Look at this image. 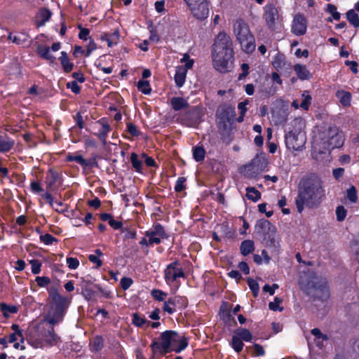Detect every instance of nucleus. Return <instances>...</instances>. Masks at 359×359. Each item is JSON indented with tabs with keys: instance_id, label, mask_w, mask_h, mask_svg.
I'll return each mask as SVG.
<instances>
[{
	"instance_id": "nucleus-25",
	"label": "nucleus",
	"mask_w": 359,
	"mask_h": 359,
	"mask_svg": "<svg viewBox=\"0 0 359 359\" xmlns=\"http://www.w3.org/2000/svg\"><path fill=\"white\" fill-rule=\"evenodd\" d=\"M64 316V313L53 311L51 315L47 314L44 317V321L47 322L50 325V327H54L55 325L62 322Z\"/></svg>"
},
{
	"instance_id": "nucleus-26",
	"label": "nucleus",
	"mask_w": 359,
	"mask_h": 359,
	"mask_svg": "<svg viewBox=\"0 0 359 359\" xmlns=\"http://www.w3.org/2000/svg\"><path fill=\"white\" fill-rule=\"evenodd\" d=\"M19 308L16 305L8 304L5 302L0 303V313L3 316L8 319L12 314H15L18 312Z\"/></svg>"
},
{
	"instance_id": "nucleus-28",
	"label": "nucleus",
	"mask_w": 359,
	"mask_h": 359,
	"mask_svg": "<svg viewBox=\"0 0 359 359\" xmlns=\"http://www.w3.org/2000/svg\"><path fill=\"white\" fill-rule=\"evenodd\" d=\"M255 227L258 232L264 233H266V230H268L269 232L274 231L276 230L275 226H273L269 220L266 219H261L257 220Z\"/></svg>"
},
{
	"instance_id": "nucleus-8",
	"label": "nucleus",
	"mask_w": 359,
	"mask_h": 359,
	"mask_svg": "<svg viewBox=\"0 0 359 359\" xmlns=\"http://www.w3.org/2000/svg\"><path fill=\"white\" fill-rule=\"evenodd\" d=\"M38 345L54 346L61 342V338L55 332V329L50 327L48 329L42 328L39 330V338L36 339Z\"/></svg>"
},
{
	"instance_id": "nucleus-19",
	"label": "nucleus",
	"mask_w": 359,
	"mask_h": 359,
	"mask_svg": "<svg viewBox=\"0 0 359 359\" xmlns=\"http://www.w3.org/2000/svg\"><path fill=\"white\" fill-rule=\"evenodd\" d=\"M52 16L50 10L46 7L39 8L35 18V25L37 27H43L50 20Z\"/></svg>"
},
{
	"instance_id": "nucleus-48",
	"label": "nucleus",
	"mask_w": 359,
	"mask_h": 359,
	"mask_svg": "<svg viewBox=\"0 0 359 359\" xmlns=\"http://www.w3.org/2000/svg\"><path fill=\"white\" fill-rule=\"evenodd\" d=\"M22 35L24 36V38H21L20 36H14L13 35L12 32H10L8 36V39L17 45H21L27 41L28 37V35L25 33H22Z\"/></svg>"
},
{
	"instance_id": "nucleus-5",
	"label": "nucleus",
	"mask_w": 359,
	"mask_h": 359,
	"mask_svg": "<svg viewBox=\"0 0 359 359\" xmlns=\"http://www.w3.org/2000/svg\"><path fill=\"white\" fill-rule=\"evenodd\" d=\"M236 113L235 107L229 103H224L218 107L216 111L217 125L219 134L229 130V126L233 123Z\"/></svg>"
},
{
	"instance_id": "nucleus-60",
	"label": "nucleus",
	"mask_w": 359,
	"mask_h": 359,
	"mask_svg": "<svg viewBox=\"0 0 359 359\" xmlns=\"http://www.w3.org/2000/svg\"><path fill=\"white\" fill-rule=\"evenodd\" d=\"M141 157L144 160V163L147 167H158V164L155 160L152 157L149 156L146 153H142Z\"/></svg>"
},
{
	"instance_id": "nucleus-51",
	"label": "nucleus",
	"mask_w": 359,
	"mask_h": 359,
	"mask_svg": "<svg viewBox=\"0 0 359 359\" xmlns=\"http://www.w3.org/2000/svg\"><path fill=\"white\" fill-rule=\"evenodd\" d=\"M325 11L330 13L332 16V18L335 20H339L341 18V14L337 11V8L335 5L328 4L327 5V8Z\"/></svg>"
},
{
	"instance_id": "nucleus-63",
	"label": "nucleus",
	"mask_w": 359,
	"mask_h": 359,
	"mask_svg": "<svg viewBox=\"0 0 359 359\" xmlns=\"http://www.w3.org/2000/svg\"><path fill=\"white\" fill-rule=\"evenodd\" d=\"M67 161L68 162H76L78 164L82 165L83 163H84V158L81 155H74V154H69L67 156Z\"/></svg>"
},
{
	"instance_id": "nucleus-36",
	"label": "nucleus",
	"mask_w": 359,
	"mask_h": 359,
	"mask_svg": "<svg viewBox=\"0 0 359 359\" xmlns=\"http://www.w3.org/2000/svg\"><path fill=\"white\" fill-rule=\"evenodd\" d=\"M346 19L355 28L359 27V16L353 9L348 10L346 13Z\"/></svg>"
},
{
	"instance_id": "nucleus-44",
	"label": "nucleus",
	"mask_w": 359,
	"mask_h": 359,
	"mask_svg": "<svg viewBox=\"0 0 359 359\" xmlns=\"http://www.w3.org/2000/svg\"><path fill=\"white\" fill-rule=\"evenodd\" d=\"M151 295L156 301L163 302L167 297L168 293L159 289H153Z\"/></svg>"
},
{
	"instance_id": "nucleus-10",
	"label": "nucleus",
	"mask_w": 359,
	"mask_h": 359,
	"mask_svg": "<svg viewBox=\"0 0 359 359\" xmlns=\"http://www.w3.org/2000/svg\"><path fill=\"white\" fill-rule=\"evenodd\" d=\"M47 291L49 297L51 299V302L55 305L54 311L65 314L69 304L68 298L60 295L55 286L47 287Z\"/></svg>"
},
{
	"instance_id": "nucleus-23",
	"label": "nucleus",
	"mask_w": 359,
	"mask_h": 359,
	"mask_svg": "<svg viewBox=\"0 0 359 359\" xmlns=\"http://www.w3.org/2000/svg\"><path fill=\"white\" fill-rule=\"evenodd\" d=\"M294 70L300 80H309L312 77V74L305 65L296 64L294 65Z\"/></svg>"
},
{
	"instance_id": "nucleus-45",
	"label": "nucleus",
	"mask_w": 359,
	"mask_h": 359,
	"mask_svg": "<svg viewBox=\"0 0 359 359\" xmlns=\"http://www.w3.org/2000/svg\"><path fill=\"white\" fill-rule=\"evenodd\" d=\"M97 156L94 154L91 158L88 159L84 158V163L82 164L81 167L83 169H86L87 168H98V163L97 161Z\"/></svg>"
},
{
	"instance_id": "nucleus-11",
	"label": "nucleus",
	"mask_w": 359,
	"mask_h": 359,
	"mask_svg": "<svg viewBox=\"0 0 359 359\" xmlns=\"http://www.w3.org/2000/svg\"><path fill=\"white\" fill-rule=\"evenodd\" d=\"M202 113L198 106H194L182 114L179 118L182 124L187 127H194L201 121Z\"/></svg>"
},
{
	"instance_id": "nucleus-56",
	"label": "nucleus",
	"mask_w": 359,
	"mask_h": 359,
	"mask_svg": "<svg viewBox=\"0 0 359 359\" xmlns=\"http://www.w3.org/2000/svg\"><path fill=\"white\" fill-rule=\"evenodd\" d=\"M126 131L133 137H138L141 133L137 126L131 122L126 123Z\"/></svg>"
},
{
	"instance_id": "nucleus-9",
	"label": "nucleus",
	"mask_w": 359,
	"mask_h": 359,
	"mask_svg": "<svg viewBox=\"0 0 359 359\" xmlns=\"http://www.w3.org/2000/svg\"><path fill=\"white\" fill-rule=\"evenodd\" d=\"M326 142L331 149L341 147L345 141L343 131L336 126L329 127L325 135Z\"/></svg>"
},
{
	"instance_id": "nucleus-18",
	"label": "nucleus",
	"mask_w": 359,
	"mask_h": 359,
	"mask_svg": "<svg viewBox=\"0 0 359 359\" xmlns=\"http://www.w3.org/2000/svg\"><path fill=\"white\" fill-rule=\"evenodd\" d=\"M96 123L99 124L101 127L97 133H94V135L97 137L103 145H105L107 144L108 134L111 130V128L106 118L99 119Z\"/></svg>"
},
{
	"instance_id": "nucleus-12",
	"label": "nucleus",
	"mask_w": 359,
	"mask_h": 359,
	"mask_svg": "<svg viewBox=\"0 0 359 359\" xmlns=\"http://www.w3.org/2000/svg\"><path fill=\"white\" fill-rule=\"evenodd\" d=\"M145 236L149 238V243L153 245L160 244L162 239L169 238L170 235L161 224L156 223L151 230L145 231Z\"/></svg>"
},
{
	"instance_id": "nucleus-62",
	"label": "nucleus",
	"mask_w": 359,
	"mask_h": 359,
	"mask_svg": "<svg viewBox=\"0 0 359 359\" xmlns=\"http://www.w3.org/2000/svg\"><path fill=\"white\" fill-rule=\"evenodd\" d=\"M35 281L40 287H44L50 283V279L48 276H37Z\"/></svg>"
},
{
	"instance_id": "nucleus-58",
	"label": "nucleus",
	"mask_w": 359,
	"mask_h": 359,
	"mask_svg": "<svg viewBox=\"0 0 359 359\" xmlns=\"http://www.w3.org/2000/svg\"><path fill=\"white\" fill-rule=\"evenodd\" d=\"M185 182H186V178L184 177H180L177 178V180L175 182V192L179 193L186 189Z\"/></svg>"
},
{
	"instance_id": "nucleus-49",
	"label": "nucleus",
	"mask_w": 359,
	"mask_h": 359,
	"mask_svg": "<svg viewBox=\"0 0 359 359\" xmlns=\"http://www.w3.org/2000/svg\"><path fill=\"white\" fill-rule=\"evenodd\" d=\"M104 346V341L101 336H96L93 341L92 350L95 352H99Z\"/></svg>"
},
{
	"instance_id": "nucleus-40",
	"label": "nucleus",
	"mask_w": 359,
	"mask_h": 359,
	"mask_svg": "<svg viewBox=\"0 0 359 359\" xmlns=\"http://www.w3.org/2000/svg\"><path fill=\"white\" fill-rule=\"evenodd\" d=\"M253 349V352L251 353L254 356H263L265 355V351L263 346L259 344H254L252 346H246L245 350L248 353H250V349Z\"/></svg>"
},
{
	"instance_id": "nucleus-13",
	"label": "nucleus",
	"mask_w": 359,
	"mask_h": 359,
	"mask_svg": "<svg viewBox=\"0 0 359 359\" xmlns=\"http://www.w3.org/2000/svg\"><path fill=\"white\" fill-rule=\"evenodd\" d=\"M187 5L196 19L203 21L208 17L209 3L207 0L198 1Z\"/></svg>"
},
{
	"instance_id": "nucleus-31",
	"label": "nucleus",
	"mask_w": 359,
	"mask_h": 359,
	"mask_svg": "<svg viewBox=\"0 0 359 359\" xmlns=\"http://www.w3.org/2000/svg\"><path fill=\"white\" fill-rule=\"evenodd\" d=\"M205 149L203 145H196L192 148L193 158L196 162H202L205 157Z\"/></svg>"
},
{
	"instance_id": "nucleus-41",
	"label": "nucleus",
	"mask_w": 359,
	"mask_h": 359,
	"mask_svg": "<svg viewBox=\"0 0 359 359\" xmlns=\"http://www.w3.org/2000/svg\"><path fill=\"white\" fill-rule=\"evenodd\" d=\"M147 320L141 316L138 313H134L132 315V324L137 327H142L143 325L147 323Z\"/></svg>"
},
{
	"instance_id": "nucleus-50",
	"label": "nucleus",
	"mask_w": 359,
	"mask_h": 359,
	"mask_svg": "<svg viewBox=\"0 0 359 359\" xmlns=\"http://www.w3.org/2000/svg\"><path fill=\"white\" fill-rule=\"evenodd\" d=\"M40 241L46 245H52L53 243H57L58 239L52 236L50 233H45L43 235H41Z\"/></svg>"
},
{
	"instance_id": "nucleus-32",
	"label": "nucleus",
	"mask_w": 359,
	"mask_h": 359,
	"mask_svg": "<svg viewBox=\"0 0 359 359\" xmlns=\"http://www.w3.org/2000/svg\"><path fill=\"white\" fill-rule=\"evenodd\" d=\"M37 54L41 57L48 60L52 63L55 60V57L50 53V48L48 46L41 45L39 46L37 48Z\"/></svg>"
},
{
	"instance_id": "nucleus-53",
	"label": "nucleus",
	"mask_w": 359,
	"mask_h": 359,
	"mask_svg": "<svg viewBox=\"0 0 359 359\" xmlns=\"http://www.w3.org/2000/svg\"><path fill=\"white\" fill-rule=\"evenodd\" d=\"M336 217L338 222H343L347 215V210L343 205H339L336 208Z\"/></svg>"
},
{
	"instance_id": "nucleus-39",
	"label": "nucleus",
	"mask_w": 359,
	"mask_h": 359,
	"mask_svg": "<svg viewBox=\"0 0 359 359\" xmlns=\"http://www.w3.org/2000/svg\"><path fill=\"white\" fill-rule=\"evenodd\" d=\"M137 88L139 91L144 95H149L151 93V88L149 81L143 79L139 80Z\"/></svg>"
},
{
	"instance_id": "nucleus-37",
	"label": "nucleus",
	"mask_w": 359,
	"mask_h": 359,
	"mask_svg": "<svg viewBox=\"0 0 359 359\" xmlns=\"http://www.w3.org/2000/svg\"><path fill=\"white\" fill-rule=\"evenodd\" d=\"M230 344L236 353L241 352L244 347L243 341L236 334L232 337Z\"/></svg>"
},
{
	"instance_id": "nucleus-35",
	"label": "nucleus",
	"mask_w": 359,
	"mask_h": 359,
	"mask_svg": "<svg viewBox=\"0 0 359 359\" xmlns=\"http://www.w3.org/2000/svg\"><path fill=\"white\" fill-rule=\"evenodd\" d=\"M234 334L238 335L243 341L250 342L252 340V334L248 329L238 328L234 330Z\"/></svg>"
},
{
	"instance_id": "nucleus-3",
	"label": "nucleus",
	"mask_w": 359,
	"mask_h": 359,
	"mask_svg": "<svg viewBox=\"0 0 359 359\" xmlns=\"http://www.w3.org/2000/svg\"><path fill=\"white\" fill-rule=\"evenodd\" d=\"M299 283L307 295H311L314 291L318 292V294L313 295L314 300L325 302L330 297V290L327 280L319 277L313 271H304L299 278Z\"/></svg>"
},
{
	"instance_id": "nucleus-59",
	"label": "nucleus",
	"mask_w": 359,
	"mask_h": 359,
	"mask_svg": "<svg viewBox=\"0 0 359 359\" xmlns=\"http://www.w3.org/2000/svg\"><path fill=\"white\" fill-rule=\"evenodd\" d=\"M121 233H124V239H135L137 236V231L135 229H130L126 227L122 229Z\"/></svg>"
},
{
	"instance_id": "nucleus-30",
	"label": "nucleus",
	"mask_w": 359,
	"mask_h": 359,
	"mask_svg": "<svg viewBox=\"0 0 359 359\" xmlns=\"http://www.w3.org/2000/svg\"><path fill=\"white\" fill-rule=\"evenodd\" d=\"M255 243L252 240H244L240 245L241 254L243 256H248L255 251Z\"/></svg>"
},
{
	"instance_id": "nucleus-55",
	"label": "nucleus",
	"mask_w": 359,
	"mask_h": 359,
	"mask_svg": "<svg viewBox=\"0 0 359 359\" xmlns=\"http://www.w3.org/2000/svg\"><path fill=\"white\" fill-rule=\"evenodd\" d=\"M281 302H282V299L278 297H276L274 298L273 302H271L269 304V309L271 311H282L283 310V307L280 306V304H281Z\"/></svg>"
},
{
	"instance_id": "nucleus-1",
	"label": "nucleus",
	"mask_w": 359,
	"mask_h": 359,
	"mask_svg": "<svg viewBox=\"0 0 359 359\" xmlns=\"http://www.w3.org/2000/svg\"><path fill=\"white\" fill-rule=\"evenodd\" d=\"M326 198L325 189L322 180L315 174L301 179L298 187V194L295 204L298 212L301 213L304 206L314 209L318 208Z\"/></svg>"
},
{
	"instance_id": "nucleus-38",
	"label": "nucleus",
	"mask_w": 359,
	"mask_h": 359,
	"mask_svg": "<svg viewBox=\"0 0 359 359\" xmlns=\"http://www.w3.org/2000/svg\"><path fill=\"white\" fill-rule=\"evenodd\" d=\"M246 192V197L253 202H257L261 198V193L255 187H247Z\"/></svg>"
},
{
	"instance_id": "nucleus-42",
	"label": "nucleus",
	"mask_w": 359,
	"mask_h": 359,
	"mask_svg": "<svg viewBox=\"0 0 359 359\" xmlns=\"http://www.w3.org/2000/svg\"><path fill=\"white\" fill-rule=\"evenodd\" d=\"M189 345L188 339L185 337H182L177 341V345L172 348V351H175L177 353H181L184 351Z\"/></svg>"
},
{
	"instance_id": "nucleus-15",
	"label": "nucleus",
	"mask_w": 359,
	"mask_h": 359,
	"mask_svg": "<svg viewBox=\"0 0 359 359\" xmlns=\"http://www.w3.org/2000/svg\"><path fill=\"white\" fill-rule=\"evenodd\" d=\"M264 9L266 24L270 30L274 31L276 28V20L279 17L278 8L273 4H269L264 6Z\"/></svg>"
},
{
	"instance_id": "nucleus-29",
	"label": "nucleus",
	"mask_w": 359,
	"mask_h": 359,
	"mask_svg": "<svg viewBox=\"0 0 359 359\" xmlns=\"http://www.w3.org/2000/svg\"><path fill=\"white\" fill-rule=\"evenodd\" d=\"M336 97L343 107H347L351 105L352 95L348 91L339 90L336 92Z\"/></svg>"
},
{
	"instance_id": "nucleus-7",
	"label": "nucleus",
	"mask_w": 359,
	"mask_h": 359,
	"mask_svg": "<svg viewBox=\"0 0 359 359\" xmlns=\"http://www.w3.org/2000/svg\"><path fill=\"white\" fill-rule=\"evenodd\" d=\"M163 278L168 285L177 283L179 278L185 279L187 278L186 273L179 259H175L165 266L163 271Z\"/></svg>"
},
{
	"instance_id": "nucleus-24",
	"label": "nucleus",
	"mask_w": 359,
	"mask_h": 359,
	"mask_svg": "<svg viewBox=\"0 0 359 359\" xmlns=\"http://www.w3.org/2000/svg\"><path fill=\"white\" fill-rule=\"evenodd\" d=\"M170 105L174 111H180L189 107L188 101L182 97H173L170 100Z\"/></svg>"
},
{
	"instance_id": "nucleus-54",
	"label": "nucleus",
	"mask_w": 359,
	"mask_h": 359,
	"mask_svg": "<svg viewBox=\"0 0 359 359\" xmlns=\"http://www.w3.org/2000/svg\"><path fill=\"white\" fill-rule=\"evenodd\" d=\"M304 97L303 100L301 102V107L304 110H308L311 102V96L309 94L308 91H304L302 94Z\"/></svg>"
},
{
	"instance_id": "nucleus-14",
	"label": "nucleus",
	"mask_w": 359,
	"mask_h": 359,
	"mask_svg": "<svg viewBox=\"0 0 359 359\" xmlns=\"http://www.w3.org/2000/svg\"><path fill=\"white\" fill-rule=\"evenodd\" d=\"M285 141L286 146L294 151L302 150L306 142L304 135L294 131H290L285 134Z\"/></svg>"
},
{
	"instance_id": "nucleus-4",
	"label": "nucleus",
	"mask_w": 359,
	"mask_h": 359,
	"mask_svg": "<svg viewBox=\"0 0 359 359\" xmlns=\"http://www.w3.org/2000/svg\"><path fill=\"white\" fill-rule=\"evenodd\" d=\"M233 33L243 51L248 54L255 51V39L248 23L242 19L237 20L233 26Z\"/></svg>"
},
{
	"instance_id": "nucleus-52",
	"label": "nucleus",
	"mask_w": 359,
	"mask_h": 359,
	"mask_svg": "<svg viewBox=\"0 0 359 359\" xmlns=\"http://www.w3.org/2000/svg\"><path fill=\"white\" fill-rule=\"evenodd\" d=\"M247 283L254 297H257L259 291V286L258 283L252 278H248Z\"/></svg>"
},
{
	"instance_id": "nucleus-21",
	"label": "nucleus",
	"mask_w": 359,
	"mask_h": 359,
	"mask_svg": "<svg viewBox=\"0 0 359 359\" xmlns=\"http://www.w3.org/2000/svg\"><path fill=\"white\" fill-rule=\"evenodd\" d=\"M15 145V141L7 133L0 130V153L10 151Z\"/></svg>"
},
{
	"instance_id": "nucleus-33",
	"label": "nucleus",
	"mask_w": 359,
	"mask_h": 359,
	"mask_svg": "<svg viewBox=\"0 0 359 359\" xmlns=\"http://www.w3.org/2000/svg\"><path fill=\"white\" fill-rule=\"evenodd\" d=\"M186 76H187V72H186L185 69H180L178 67H177L174 79H175V85L178 88H181L182 86H183V85L184 84V82H185Z\"/></svg>"
},
{
	"instance_id": "nucleus-46",
	"label": "nucleus",
	"mask_w": 359,
	"mask_h": 359,
	"mask_svg": "<svg viewBox=\"0 0 359 359\" xmlns=\"http://www.w3.org/2000/svg\"><path fill=\"white\" fill-rule=\"evenodd\" d=\"M81 294L84 297V298L90 301L95 296V291L93 290L89 286L87 285H81Z\"/></svg>"
},
{
	"instance_id": "nucleus-34",
	"label": "nucleus",
	"mask_w": 359,
	"mask_h": 359,
	"mask_svg": "<svg viewBox=\"0 0 359 359\" xmlns=\"http://www.w3.org/2000/svg\"><path fill=\"white\" fill-rule=\"evenodd\" d=\"M130 161L132 167L135 169V170L138 173H142V161L139 159L137 154L135 152L131 153L130 156Z\"/></svg>"
},
{
	"instance_id": "nucleus-43",
	"label": "nucleus",
	"mask_w": 359,
	"mask_h": 359,
	"mask_svg": "<svg viewBox=\"0 0 359 359\" xmlns=\"http://www.w3.org/2000/svg\"><path fill=\"white\" fill-rule=\"evenodd\" d=\"M346 198L352 203L358 201V191L355 186L351 185L346 191Z\"/></svg>"
},
{
	"instance_id": "nucleus-22",
	"label": "nucleus",
	"mask_w": 359,
	"mask_h": 359,
	"mask_svg": "<svg viewBox=\"0 0 359 359\" xmlns=\"http://www.w3.org/2000/svg\"><path fill=\"white\" fill-rule=\"evenodd\" d=\"M271 63L273 68L278 72L282 71L283 69H288L291 67V63L287 62L285 55L280 53H278L273 57Z\"/></svg>"
},
{
	"instance_id": "nucleus-2",
	"label": "nucleus",
	"mask_w": 359,
	"mask_h": 359,
	"mask_svg": "<svg viewBox=\"0 0 359 359\" xmlns=\"http://www.w3.org/2000/svg\"><path fill=\"white\" fill-rule=\"evenodd\" d=\"M211 57L214 68L226 73L232 67L234 51L231 36L224 32H219L211 47Z\"/></svg>"
},
{
	"instance_id": "nucleus-20",
	"label": "nucleus",
	"mask_w": 359,
	"mask_h": 359,
	"mask_svg": "<svg viewBox=\"0 0 359 359\" xmlns=\"http://www.w3.org/2000/svg\"><path fill=\"white\" fill-rule=\"evenodd\" d=\"M100 40L106 41L108 47L116 46L120 41V34L118 29L111 32H104L100 36Z\"/></svg>"
},
{
	"instance_id": "nucleus-57",
	"label": "nucleus",
	"mask_w": 359,
	"mask_h": 359,
	"mask_svg": "<svg viewBox=\"0 0 359 359\" xmlns=\"http://www.w3.org/2000/svg\"><path fill=\"white\" fill-rule=\"evenodd\" d=\"M29 264L32 265V272L33 274H39L41 270V262L38 259L29 260Z\"/></svg>"
},
{
	"instance_id": "nucleus-17",
	"label": "nucleus",
	"mask_w": 359,
	"mask_h": 359,
	"mask_svg": "<svg viewBox=\"0 0 359 359\" xmlns=\"http://www.w3.org/2000/svg\"><path fill=\"white\" fill-rule=\"evenodd\" d=\"M47 189H53V187L57 184V187H60L62 184V175L53 168H50L46 177Z\"/></svg>"
},
{
	"instance_id": "nucleus-6",
	"label": "nucleus",
	"mask_w": 359,
	"mask_h": 359,
	"mask_svg": "<svg viewBox=\"0 0 359 359\" xmlns=\"http://www.w3.org/2000/svg\"><path fill=\"white\" fill-rule=\"evenodd\" d=\"M178 337V333L174 330H165L163 332L159 337L161 341L153 340L150 347L154 353H159L165 355L172 351V343L176 342L175 338Z\"/></svg>"
},
{
	"instance_id": "nucleus-47",
	"label": "nucleus",
	"mask_w": 359,
	"mask_h": 359,
	"mask_svg": "<svg viewBox=\"0 0 359 359\" xmlns=\"http://www.w3.org/2000/svg\"><path fill=\"white\" fill-rule=\"evenodd\" d=\"M188 299L184 296H175V306L179 309L182 310L188 306Z\"/></svg>"
},
{
	"instance_id": "nucleus-16",
	"label": "nucleus",
	"mask_w": 359,
	"mask_h": 359,
	"mask_svg": "<svg viewBox=\"0 0 359 359\" xmlns=\"http://www.w3.org/2000/svg\"><path fill=\"white\" fill-rule=\"evenodd\" d=\"M307 29V20L304 14L298 13L294 15L291 26V32L296 36H302Z\"/></svg>"
},
{
	"instance_id": "nucleus-64",
	"label": "nucleus",
	"mask_w": 359,
	"mask_h": 359,
	"mask_svg": "<svg viewBox=\"0 0 359 359\" xmlns=\"http://www.w3.org/2000/svg\"><path fill=\"white\" fill-rule=\"evenodd\" d=\"M133 279L128 277H123L120 281L121 287L123 290H128L133 285Z\"/></svg>"
},
{
	"instance_id": "nucleus-27",
	"label": "nucleus",
	"mask_w": 359,
	"mask_h": 359,
	"mask_svg": "<svg viewBox=\"0 0 359 359\" xmlns=\"http://www.w3.org/2000/svg\"><path fill=\"white\" fill-rule=\"evenodd\" d=\"M60 54L59 60L63 71L65 73H70L73 70L74 63L70 61L68 54L65 51H62Z\"/></svg>"
},
{
	"instance_id": "nucleus-61",
	"label": "nucleus",
	"mask_w": 359,
	"mask_h": 359,
	"mask_svg": "<svg viewBox=\"0 0 359 359\" xmlns=\"http://www.w3.org/2000/svg\"><path fill=\"white\" fill-rule=\"evenodd\" d=\"M67 88L70 89L72 93L78 95L81 92V86L78 84L76 81H72L66 84Z\"/></svg>"
}]
</instances>
